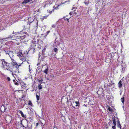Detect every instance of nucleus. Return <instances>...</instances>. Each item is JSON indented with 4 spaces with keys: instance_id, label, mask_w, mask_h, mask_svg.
I'll use <instances>...</instances> for the list:
<instances>
[{
    "instance_id": "obj_1",
    "label": "nucleus",
    "mask_w": 129,
    "mask_h": 129,
    "mask_svg": "<svg viewBox=\"0 0 129 129\" xmlns=\"http://www.w3.org/2000/svg\"><path fill=\"white\" fill-rule=\"evenodd\" d=\"M28 35H24L23 36H21V34L19 35H18L15 37L16 38L13 40H14V42L17 45H18L19 42L22 40H23L26 37H28Z\"/></svg>"
},
{
    "instance_id": "obj_2",
    "label": "nucleus",
    "mask_w": 129,
    "mask_h": 129,
    "mask_svg": "<svg viewBox=\"0 0 129 129\" xmlns=\"http://www.w3.org/2000/svg\"><path fill=\"white\" fill-rule=\"evenodd\" d=\"M18 112L20 113L22 117L24 118L26 121H29L33 120L32 117H28L26 115H24L22 111L19 110Z\"/></svg>"
},
{
    "instance_id": "obj_3",
    "label": "nucleus",
    "mask_w": 129,
    "mask_h": 129,
    "mask_svg": "<svg viewBox=\"0 0 129 129\" xmlns=\"http://www.w3.org/2000/svg\"><path fill=\"white\" fill-rule=\"evenodd\" d=\"M36 45L34 44H32L30 46L28 53L29 52L31 53H34L35 52Z\"/></svg>"
},
{
    "instance_id": "obj_4",
    "label": "nucleus",
    "mask_w": 129,
    "mask_h": 129,
    "mask_svg": "<svg viewBox=\"0 0 129 129\" xmlns=\"http://www.w3.org/2000/svg\"><path fill=\"white\" fill-rule=\"evenodd\" d=\"M12 64L13 68H15L16 69V70L14 71L15 72H17L19 70L18 68L19 67L21 66V65H18L17 64V62L15 61H12Z\"/></svg>"
},
{
    "instance_id": "obj_5",
    "label": "nucleus",
    "mask_w": 129,
    "mask_h": 129,
    "mask_svg": "<svg viewBox=\"0 0 129 129\" xmlns=\"http://www.w3.org/2000/svg\"><path fill=\"white\" fill-rule=\"evenodd\" d=\"M28 53L27 52V53H26L25 54H23V55H23L22 56H21V59H22V60H24V61H27L26 60L27 59L28 56Z\"/></svg>"
},
{
    "instance_id": "obj_6",
    "label": "nucleus",
    "mask_w": 129,
    "mask_h": 129,
    "mask_svg": "<svg viewBox=\"0 0 129 129\" xmlns=\"http://www.w3.org/2000/svg\"><path fill=\"white\" fill-rule=\"evenodd\" d=\"M20 32H15L14 31H13L12 34H15V35H10L9 36L7 37L8 38H13L16 36L18 35V33Z\"/></svg>"
},
{
    "instance_id": "obj_7",
    "label": "nucleus",
    "mask_w": 129,
    "mask_h": 129,
    "mask_svg": "<svg viewBox=\"0 0 129 129\" xmlns=\"http://www.w3.org/2000/svg\"><path fill=\"white\" fill-rule=\"evenodd\" d=\"M7 109V106H5L4 105H2L1 107V111L2 113H4Z\"/></svg>"
},
{
    "instance_id": "obj_8",
    "label": "nucleus",
    "mask_w": 129,
    "mask_h": 129,
    "mask_svg": "<svg viewBox=\"0 0 129 129\" xmlns=\"http://www.w3.org/2000/svg\"><path fill=\"white\" fill-rule=\"evenodd\" d=\"M73 104H75L76 108L79 109L80 106V104L78 102H73Z\"/></svg>"
},
{
    "instance_id": "obj_9",
    "label": "nucleus",
    "mask_w": 129,
    "mask_h": 129,
    "mask_svg": "<svg viewBox=\"0 0 129 129\" xmlns=\"http://www.w3.org/2000/svg\"><path fill=\"white\" fill-rule=\"evenodd\" d=\"M39 123H37L36 126H37L39 124H41L42 126H44L45 124V121H43V122H42V121H39Z\"/></svg>"
},
{
    "instance_id": "obj_10",
    "label": "nucleus",
    "mask_w": 129,
    "mask_h": 129,
    "mask_svg": "<svg viewBox=\"0 0 129 129\" xmlns=\"http://www.w3.org/2000/svg\"><path fill=\"white\" fill-rule=\"evenodd\" d=\"M32 1V0H24L22 2V4L24 5Z\"/></svg>"
},
{
    "instance_id": "obj_11",
    "label": "nucleus",
    "mask_w": 129,
    "mask_h": 129,
    "mask_svg": "<svg viewBox=\"0 0 129 129\" xmlns=\"http://www.w3.org/2000/svg\"><path fill=\"white\" fill-rule=\"evenodd\" d=\"M1 61L2 62H4V63L5 64V65L7 67H8V66L9 67V63L6 62V61H5V60L4 59H2L1 60Z\"/></svg>"
},
{
    "instance_id": "obj_12",
    "label": "nucleus",
    "mask_w": 129,
    "mask_h": 129,
    "mask_svg": "<svg viewBox=\"0 0 129 129\" xmlns=\"http://www.w3.org/2000/svg\"><path fill=\"white\" fill-rule=\"evenodd\" d=\"M17 54L18 56H21H21L24 55L22 53V52L20 51L17 53Z\"/></svg>"
},
{
    "instance_id": "obj_13",
    "label": "nucleus",
    "mask_w": 129,
    "mask_h": 129,
    "mask_svg": "<svg viewBox=\"0 0 129 129\" xmlns=\"http://www.w3.org/2000/svg\"><path fill=\"white\" fill-rule=\"evenodd\" d=\"M113 123L112 124V128L113 129H116L115 126L116 124L115 121H113Z\"/></svg>"
},
{
    "instance_id": "obj_14",
    "label": "nucleus",
    "mask_w": 129,
    "mask_h": 129,
    "mask_svg": "<svg viewBox=\"0 0 129 129\" xmlns=\"http://www.w3.org/2000/svg\"><path fill=\"white\" fill-rule=\"evenodd\" d=\"M6 53V54H8V53H9L10 51L7 48H5L4 49V50Z\"/></svg>"
},
{
    "instance_id": "obj_15",
    "label": "nucleus",
    "mask_w": 129,
    "mask_h": 129,
    "mask_svg": "<svg viewBox=\"0 0 129 129\" xmlns=\"http://www.w3.org/2000/svg\"><path fill=\"white\" fill-rule=\"evenodd\" d=\"M119 87V88H120L122 87V84L121 80H120L118 83Z\"/></svg>"
},
{
    "instance_id": "obj_16",
    "label": "nucleus",
    "mask_w": 129,
    "mask_h": 129,
    "mask_svg": "<svg viewBox=\"0 0 129 129\" xmlns=\"http://www.w3.org/2000/svg\"><path fill=\"white\" fill-rule=\"evenodd\" d=\"M19 32V33H18V35H19L21 34V36H23L24 35H27L26 34H25L27 33L26 32V33H24L23 32L21 31Z\"/></svg>"
},
{
    "instance_id": "obj_17",
    "label": "nucleus",
    "mask_w": 129,
    "mask_h": 129,
    "mask_svg": "<svg viewBox=\"0 0 129 129\" xmlns=\"http://www.w3.org/2000/svg\"><path fill=\"white\" fill-rule=\"evenodd\" d=\"M48 66H47V68L44 71V72L46 74H48Z\"/></svg>"
},
{
    "instance_id": "obj_18",
    "label": "nucleus",
    "mask_w": 129,
    "mask_h": 129,
    "mask_svg": "<svg viewBox=\"0 0 129 129\" xmlns=\"http://www.w3.org/2000/svg\"><path fill=\"white\" fill-rule=\"evenodd\" d=\"M85 101L86 102L88 101L90 102L91 101L90 99L88 97H87L85 99Z\"/></svg>"
},
{
    "instance_id": "obj_19",
    "label": "nucleus",
    "mask_w": 129,
    "mask_h": 129,
    "mask_svg": "<svg viewBox=\"0 0 129 129\" xmlns=\"http://www.w3.org/2000/svg\"><path fill=\"white\" fill-rule=\"evenodd\" d=\"M108 109L112 113L113 112V111L112 109L110 107H108Z\"/></svg>"
},
{
    "instance_id": "obj_20",
    "label": "nucleus",
    "mask_w": 129,
    "mask_h": 129,
    "mask_svg": "<svg viewBox=\"0 0 129 129\" xmlns=\"http://www.w3.org/2000/svg\"><path fill=\"white\" fill-rule=\"evenodd\" d=\"M118 122L117 123V126L118 127L120 128V129H121V126L120 124V122L119 121H117Z\"/></svg>"
},
{
    "instance_id": "obj_21",
    "label": "nucleus",
    "mask_w": 129,
    "mask_h": 129,
    "mask_svg": "<svg viewBox=\"0 0 129 129\" xmlns=\"http://www.w3.org/2000/svg\"><path fill=\"white\" fill-rule=\"evenodd\" d=\"M58 50V49L57 48L55 47L52 51V52H53V51H54L56 53L57 52Z\"/></svg>"
},
{
    "instance_id": "obj_22",
    "label": "nucleus",
    "mask_w": 129,
    "mask_h": 129,
    "mask_svg": "<svg viewBox=\"0 0 129 129\" xmlns=\"http://www.w3.org/2000/svg\"><path fill=\"white\" fill-rule=\"evenodd\" d=\"M28 104L30 106H33L32 103L30 101H29Z\"/></svg>"
},
{
    "instance_id": "obj_23",
    "label": "nucleus",
    "mask_w": 129,
    "mask_h": 129,
    "mask_svg": "<svg viewBox=\"0 0 129 129\" xmlns=\"http://www.w3.org/2000/svg\"><path fill=\"white\" fill-rule=\"evenodd\" d=\"M8 55H9V56H10V57H11L10 56L11 55H12L13 54V52L12 51H10L9 53H8Z\"/></svg>"
},
{
    "instance_id": "obj_24",
    "label": "nucleus",
    "mask_w": 129,
    "mask_h": 129,
    "mask_svg": "<svg viewBox=\"0 0 129 129\" xmlns=\"http://www.w3.org/2000/svg\"><path fill=\"white\" fill-rule=\"evenodd\" d=\"M121 100L122 103H124V97H123L121 98Z\"/></svg>"
},
{
    "instance_id": "obj_25",
    "label": "nucleus",
    "mask_w": 129,
    "mask_h": 129,
    "mask_svg": "<svg viewBox=\"0 0 129 129\" xmlns=\"http://www.w3.org/2000/svg\"><path fill=\"white\" fill-rule=\"evenodd\" d=\"M39 89H41L42 88V85H41V84H40L38 85Z\"/></svg>"
},
{
    "instance_id": "obj_26",
    "label": "nucleus",
    "mask_w": 129,
    "mask_h": 129,
    "mask_svg": "<svg viewBox=\"0 0 129 129\" xmlns=\"http://www.w3.org/2000/svg\"><path fill=\"white\" fill-rule=\"evenodd\" d=\"M13 81L14 82V83L15 84V85H18L19 84L18 83H17V82H16V81H15V80H13Z\"/></svg>"
},
{
    "instance_id": "obj_27",
    "label": "nucleus",
    "mask_w": 129,
    "mask_h": 129,
    "mask_svg": "<svg viewBox=\"0 0 129 129\" xmlns=\"http://www.w3.org/2000/svg\"><path fill=\"white\" fill-rule=\"evenodd\" d=\"M8 39L7 38H3L2 39L0 38V43L2 42L3 40L4 41L5 39Z\"/></svg>"
},
{
    "instance_id": "obj_28",
    "label": "nucleus",
    "mask_w": 129,
    "mask_h": 129,
    "mask_svg": "<svg viewBox=\"0 0 129 129\" xmlns=\"http://www.w3.org/2000/svg\"><path fill=\"white\" fill-rule=\"evenodd\" d=\"M36 98H37V101H38V100H39V99H40V97H39V96L38 95H37V94L36 95Z\"/></svg>"
},
{
    "instance_id": "obj_29",
    "label": "nucleus",
    "mask_w": 129,
    "mask_h": 129,
    "mask_svg": "<svg viewBox=\"0 0 129 129\" xmlns=\"http://www.w3.org/2000/svg\"><path fill=\"white\" fill-rule=\"evenodd\" d=\"M47 17V16H44L43 17L41 18V20L43 21L44 19L46 18Z\"/></svg>"
},
{
    "instance_id": "obj_30",
    "label": "nucleus",
    "mask_w": 129,
    "mask_h": 129,
    "mask_svg": "<svg viewBox=\"0 0 129 129\" xmlns=\"http://www.w3.org/2000/svg\"><path fill=\"white\" fill-rule=\"evenodd\" d=\"M43 79L39 80H38V82L39 83H43Z\"/></svg>"
},
{
    "instance_id": "obj_31",
    "label": "nucleus",
    "mask_w": 129,
    "mask_h": 129,
    "mask_svg": "<svg viewBox=\"0 0 129 129\" xmlns=\"http://www.w3.org/2000/svg\"><path fill=\"white\" fill-rule=\"evenodd\" d=\"M22 121H21V123H20V124H21L22 125V126L23 127H25V126H27V125H23L22 124Z\"/></svg>"
},
{
    "instance_id": "obj_32",
    "label": "nucleus",
    "mask_w": 129,
    "mask_h": 129,
    "mask_svg": "<svg viewBox=\"0 0 129 129\" xmlns=\"http://www.w3.org/2000/svg\"><path fill=\"white\" fill-rule=\"evenodd\" d=\"M84 3L86 5H87L89 3V2H84Z\"/></svg>"
},
{
    "instance_id": "obj_33",
    "label": "nucleus",
    "mask_w": 129,
    "mask_h": 129,
    "mask_svg": "<svg viewBox=\"0 0 129 129\" xmlns=\"http://www.w3.org/2000/svg\"><path fill=\"white\" fill-rule=\"evenodd\" d=\"M7 79L8 81H10V78L9 77H8L7 78Z\"/></svg>"
},
{
    "instance_id": "obj_34",
    "label": "nucleus",
    "mask_w": 129,
    "mask_h": 129,
    "mask_svg": "<svg viewBox=\"0 0 129 129\" xmlns=\"http://www.w3.org/2000/svg\"><path fill=\"white\" fill-rule=\"evenodd\" d=\"M112 121H115L116 120L114 117H113L112 118Z\"/></svg>"
},
{
    "instance_id": "obj_35",
    "label": "nucleus",
    "mask_w": 129,
    "mask_h": 129,
    "mask_svg": "<svg viewBox=\"0 0 129 129\" xmlns=\"http://www.w3.org/2000/svg\"><path fill=\"white\" fill-rule=\"evenodd\" d=\"M73 12H71L69 14L70 15H72L73 14Z\"/></svg>"
},
{
    "instance_id": "obj_36",
    "label": "nucleus",
    "mask_w": 129,
    "mask_h": 129,
    "mask_svg": "<svg viewBox=\"0 0 129 129\" xmlns=\"http://www.w3.org/2000/svg\"><path fill=\"white\" fill-rule=\"evenodd\" d=\"M29 18H28V23L30 24L33 21H31V22H30V21H29Z\"/></svg>"
},
{
    "instance_id": "obj_37",
    "label": "nucleus",
    "mask_w": 129,
    "mask_h": 129,
    "mask_svg": "<svg viewBox=\"0 0 129 129\" xmlns=\"http://www.w3.org/2000/svg\"><path fill=\"white\" fill-rule=\"evenodd\" d=\"M56 25L55 24L53 25L52 26V27H53L55 28V27Z\"/></svg>"
},
{
    "instance_id": "obj_38",
    "label": "nucleus",
    "mask_w": 129,
    "mask_h": 129,
    "mask_svg": "<svg viewBox=\"0 0 129 129\" xmlns=\"http://www.w3.org/2000/svg\"><path fill=\"white\" fill-rule=\"evenodd\" d=\"M70 2V1L69 0L68 1H66L63 3H66L67 2H68V3H69Z\"/></svg>"
},
{
    "instance_id": "obj_39",
    "label": "nucleus",
    "mask_w": 129,
    "mask_h": 129,
    "mask_svg": "<svg viewBox=\"0 0 129 129\" xmlns=\"http://www.w3.org/2000/svg\"><path fill=\"white\" fill-rule=\"evenodd\" d=\"M77 9V8H75V7H73V8L72 9V10H73V9Z\"/></svg>"
},
{
    "instance_id": "obj_40",
    "label": "nucleus",
    "mask_w": 129,
    "mask_h": 129,
    "mask_svg": "<svg viewBox=\"0 0 129 129\" xmlns=\"http://www.w3.org/2000/svg\"><path fill=\"white\" fill-rule=\"evenodd\" d=\"M16 102L17 104L18 103V100L17 99L16 101Z\"/></svg>"
},
{
    "instance_id": "obj_41",
    "label": "nucleus",
    "mask_w": 129,
    "mask_h": 129,
    "mask_svg": "<svg viewBox=\"0 0 129 129\" xmlns=\"http://www.w3.org/2000/svg\"><path fill=\"white\" fill-rule=\"evenodd\" d=\"M50 77H54V75H51L50 76Z\"/></svg>"
},
{
    "instance_id": "obj_42",
    "label": "nucleus",
    "mask_w": 129,
    "mask_h": 129,
    "mask_svg": "<svg viewBox=\"0 0 129 129\" xmlns=\"http://www.w3.org/2000/svg\"><path fill=\"white\" fill-rule=\"evenodd\" d=\"M125 126L123 127V128H122V129H125Z\"/></svg>"
},
{
    "instance_id": "obj_43",
    "label": "nucleus",
    "mask_w": 129,
    "mask_h": 129,
    "mask_svg": "<svg viewBox=\"0 0 129 129\" xmlns=\"http://www.w3.org/2000/svg\"><path fill=\"white\" fill-rule=\"evenodd\" d=\"M11 59L12 60V61H15L13 59Z\"/></svg>"
},
{
    "instance_id": "obj_44",
    "label": "nucleus",
    "mask_w": 129,
    "mask_h": 129,
    "mask_svg": "<svg viewBox=\"0 0 129 129\" xmlns=\"http://www.w3.org/2000/svg\"><path fill=\"white\" fill-rule=\"evenodd\" d=\"M121 67H122V71L123 72V66L122 65H121Z\"/></svg>"
},
{
    "instance_id": "obj_45",
    "label": "nucleus",
    "mask_w": 129,
    "mask_h": 129,
    "mask_svg": "<svg viewBox=\"0 0 129 129\" xmlns=\"http://www.w3.org/2000/svg\"><path fill=\"white\" fill-rule=\"evenodd\" d=\"M29 71H30V65H29Z\"/></svg>"
},
{
    "instance_id": "obj_46",
    "label": "nucleus",
    "mask_w": 129,
    "mask_h": 129,
    "mask_svg": "<svg viewBox=\"0 0 129 129\" xmlns=\"http://www.w3.org/2000/svg\"><path fill=\"white\" fill-rule=\"evenodd\" d=\"M75 10H74V13L75 14H76V13L75 12Z\"/></svg>"
},
{
    "instance_id": "obj_47",
    "label": "nucleus",
    "mask_w": 129,
    "mask_h": 129,
    "mask_svg": "<svg viewBox=\"0 0 129 129\" xmlns=\"http://www.w3.org/2000/svg\"><path fill=\"white\" fill-rule=\"evenodd\" d=\"M53 129H58L56 127H54Z\"/></svg>"
},
{
    "instance_id": "obj_48",
    "label": "nucleus",
    "mask_w": 129,
    "mask_h": 129,
    "mask_svg": "<svg viewBox=\"0 0 129 129\" xmlns=\"http://www.w3.org/2000/svg\"><path fill=\"white\" fill-rule=\"evenodd\" d=\"M53 11V10H52V11H50V12H49V13H52V12Z\"/></svg>"
},
{
    "instance_id": "obj_49",
    "label": "nucleus",
    "mask_w": 129,
    "mask_h": 129,
    "mask_svg": "<svg viewBox=\"0 0 129 129\" xmlns=\"http://www.w3.org/2000/svg\"><path fill=\"white\" fill-rule=\"evenodd\" d=\"M50 32V31H48L47 32V34H48Z\"/></svg>"
},
{
    "instance_id": "obj_50",
    "label": "nucleus",
    "mask_w": 129,
    "mask_h": 129,
    "mask_svg": "<svg viewBox=\"0 0 129 129\" xmlns=\"http://www.w3.org/2000/svg\"><path fill=\"white\" fill-rule=\"evenodd\" d=\"M83 106H85V107H86V106H87V105H85V104H84V105H83Z\"/></svg>"
},
{
    "instance_id": "obj_51",
    "label": "nucleus",
    "mask_w": 129,
    "mask_h": 129,
    "mask_svg": "<svg viewBox=\"0 0 129 129\" xmlns=\"http://www.w3.org/2000/svg\"><path fill=\"white\" fill-rule=\"evenodd\" d=\"M44 51L43 50H42V54H43V53H44Z\"/></svg>"
},
{
    "instance_id": "obj_52",
    "label": "nucleus",
    "mask_w": 129,
    "mask_h": 129,
    "mask_svg": "<svg viewBox=\"0 0 129 129\" xmlns=\"http://www.w3.org/2000/svg\"><path fill=\"white\" fill-rule=\"evenodd\" d=\"M22 98H21L22 99L24 96L23 95H22Z\"/></svg>"
},
{
    "instance_id": "obj_53",
    "label": "nucleus",
    "mask_w": 129,
    "mask_h": 129,
    "mask_svg": "<svg viewBox=\"0 0 129 129\" xmlns=\"http://www.w3.org/2000/svg\"><path fill=\"white\" fill-rule=\"evenodd\" d=\"M72 107L74 108H75V107H74L72 104Z\"/></svg>"
},
{
    "instance_id": "obj_54",
    "label": "nucleus",
    "mask_w": 129,
    "mask_h": 129,
    "mask_svg": "<svg viewBox=\"0 0 129 129\" xmlns=\"http://www.w3.org/2000/svg\"><path fill=\"white\" fill-rule=\"evenodd\" d=\"M67 20L68 21L69 20V19L68 18H67Z\"/></svg>"
},
{
    "instance_id": "obj_55",
    "label": "nucleus",
    "mask_w": 129,
    "mask_h": 129,
    "mask_svg": "<svg viewBox=\"0 0 129 129\" xmlns=\"http://www.w3.org/2000/svg\"><path fill=\"white\" fill-rule=\"evenodd\" d=\"M2 64L4 66V64H3V62H2Z\"/></svg>"
},
{
    "instance_id": "obj_56",
    "label": "nucleus",
    "mask_w": 129,
    "mask_h": 129,
    "mask_svg": "<svg viewBox=\"0 0 129 129\" xmlns=\"http://www.w3.org/2000/svg\"><path fill=\"white\" fill-rule=\"evenodd\" d=\"M45 7H46V5H45L43 7H44V8Z\"/></svg>"
},
{
    "instance_id": "obj_57",
    "label": "nucleus",
    "mask_w": 129,
    "mask_h": 129,
    "mask_svg": "<svg viewBox=\"0 0 129 129\" xmlns=\"http://www.w3.org/2000/svg\"><path fill=\"white\" fill-rule=\"evenodd\" d=\"M121 93H122V92H120V95H121Z\"/></svg>"
},
{
    "instance_id": "obj_58",
    "label": "nucleus",
    "mask_w": 129,
    "mask_h": 129,
    "mask_svg": "<svg viewBox=\"0 0 129 129\" xmlns=\"http://www.w3.org/2000/svg\"><path fill=\"white\" fill-rule=\"evenodd\" d=\"M23 101H24V102H25V101L24 100H23Z\"/></svg>"
},
{
    "instance_id": "obj_59",
    "label": "nucleus",
    "mask_w": 129,
    "mask_h": 129,
    "mask_svg": "<svg viewBox=\"0 0 129 129\" xmlns=\"http://www.w3.org/2000/svg\"><path fill=\"white\" fill-rule=\"evenodd\" d=\"M28 122V121H26V123H28V122Z\"/></svg>"
},
{
    "instance_id": "obj_60",
    "label": "nucleus",
    "mask_w": 129,
    "mask_h": 129,
    "mask_svg": "<svg viewBox=\"0 0 129 129\" xmlns=\"http://www.w3.org/2000/svg\"><path fill=\"white\" fill-rule=\"evenodd\" d=\"M56 124V123H55H55H54V124Z\"/></svg>"
},
{
    "instance_id": "obj_61",
    "label": "nucleus",
    "mask_w": 129,
    "mask_h": 129,
    "mask_svg": "<svg viewBox=\"0 0 129 129\" xmlns=\"http://www.w3.org/2000/svg\"><path fill=\"white\" fill-rule=\"evenodd\" d=\"M23 105H25V104H23Z\"/></svg>"
},
{
    "instance_id": "obj_62",
    "label": "nucleus",
    "mask_w": 129,
    "mask_h": 129,
    "mask_svg": "<svg viewBox=\"0 0 129 129\" xmlns=\"http://www.w3.org/2000/svg\"><path fill=\"white\" fill-rule=\"evenodd\" d=\"M40 41H41V42H43L42 41H40Z\"/></svg>"
},
{
    "instance_id": "obj_63",
    "label": "nucleus",
    "mask_w": 129,
    "mask_h": 129,
    "mask_svg": "<svg viewBox=\"0 0 129 129\" xmlns=\"http://www.w3.org/2000/svg\"><path fill=\"white\" fill-rule=\"evenodd\" d=\"M55 122H56H56H57V121H55Z\"/></svg>"
},
{
    "instance_id": "obj_64",
    "label": "nucleus",
    "mask_w": 129,
    "mask_h": 129,
    "mask_svg": "<svg viewBox=\"0 0 129 129\" xmlns=\"http://www.w3.org/2000/svg\"><path fill=\"white\" fill-rule=\"evenodd\" d=\"M27 62L28 63V64H29V63L28 62Z\"/></svg>"
}]
</instances>
